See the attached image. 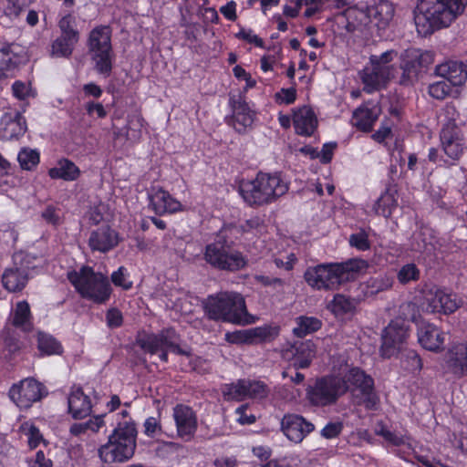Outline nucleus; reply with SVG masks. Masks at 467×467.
Returning a JSON list of instances; mask_svg holds the SVG:
<instances>
[{
    "label": "nucleus",
    "mask_w": 467,
    "mask_h": 467,
    "mask_svg": "<svg viewBox=\"0 0 467 467\" xmlns=\"http://www.w3.org/2000/svg\"><path fill=\"white\" fill-rule=\"evenodd\" d=\"M80 171L75 163L68 160H61L57 167L49 170L48 174L52 179H63L75 181L79 176Z\"/></svg>",
    "instance_id": "nucleus-34"
},
{
    "label": "nucleus",
    "mask_w": 467,
    "mask_h": 467,
    "mask_svg": "<svg viewBox=\"0 0 467 467\" xmlns=\"http://www.w3.org/2000/svg\"><path fill=\"white\" fill-rule=\"evenodd\" d=\"M418 340L425 349L439 352L443 349L444 334L437 327L427 324L419 328Z\"/></svg>",
    "instance_id": "nucleus-27"
},
{
    "label": "nucleus",
    "mask_w": 467,
    "mask_h": 467,
    "mask_svg": "<svg viewBox=\"0 0 467 467\" xmlns=\"http://www.w3.org/2000/svg\"><path fill=\"white\" fill-rule=\"evenodd\" d=\"M13 94L19 99H25L29 95V86L22 81H16L12 86Z\"/></svg>",
    "instance_id": "nucleus-64"
},
{
    "label": "nucleus",
    "mask_w": 467,
    "mask_h": 467,
    "mask_svg": "<svg viewBox=\"0 0 467 467\" xmlns=\"http://www.w3.org/2000/svg\"><path fill=\"white\" fill-rule=\"evenodd\" d=\"M170 333L171 331H162L158 335H150L145 338H140L137 340V343L144 351L155 354L160 350L167 348Z\"/></svg>",
    "instance_id": "nucleus-33"
},
{
    "label": "nucleus",
    "mask_w": 467,
    "mask_h": 467,
    "mask_svg": "<svg viewBox=\"0 0 467 467\" xmlns=\"http://www.w3.org/2000/svg\"><path fill=\"white\" fill-rule=\"evenodd\" d=\"M229 104L232 109V124L239 132H244L246 128L254 123V112L252 111L241 94H231Z\"/></svg>",
    "instance_id": "nucleus-18"
},
{
    "label": "nucleus",
    "mask_w": 467,
    "mask_h": 467,
    "mask_svg": "<svg viewBox=\"0 0 467 467\" xmlns=\"http://www.w3.org/2000/svg\"><path fill=\"white\" fill-rule=\"evenodd\" d=\"M368 266L365 260L358 258L343 263L320 264L307 267L304 279L314 289L337 290L341 285L354 280Z\"/></svg>",
    "instance_id": "nucleus-2"
},
{
    "label": "nucleus",
    "mask_w": 467,
    "mask_h": 467,
    "mask_svg": "<svg viewBox=\"0 0 467 467\" xmlns=\"http://www.w3.org/2000/svg\"><path fill=\"white\" fill-rule=\"evenodd\" d=\"M294 128L301 136H311L317 127V119L314 111L308 107H303L294 113Z\"/></svg>",
    "instance_id": "nucleus-28"
},
{
    "label": "nucleus",
    "mask_w": 467,
    "mask_h": 467,
    "mask_svg": "<svg viewBox=\"0 0 467 467\" xmlns=\"http://www.w3.org/2000/svg\"><path fill=\"white\" fill-rule=\"evenodd\" d=\"M395 9L388 0H377L375 4L368 7V17L376 21L379 29H385L393 19Z\"/></svg>",
    "instance_id": "nucleus-31"
},
{
    "label": "nucleus",
    "mask_w": 467,
    "mask_h": 467,
    "mask_svg": "<svg viewBox=\"0 0 467 467\" xmlns=\"http://www.w3.org/2000/svg\"><path fill=\"white\" fill-rule=\"evenodd\" d=\"M436 73L452 86H461L467 79V67L462 62L450 61L437 66Z\"/></svg>",
    "instance_id": "nucleus-29"
},
{
    "label": "nucleus",
    "mask_w": 467,
    "mask_h": 467,
    "mask_svg": "<svg viewBox=\"0 0 467 467\" xmlns=\"http://www.w3.org/2000/svg\"><path fill=\"white\" fill-rule=\"evenodd\" d=\"M451 86L445 80L435 82L429 86V94L436 99H443L451 91Z\"/></svg>",
    "instance_id": "nucleus-50"
},
{
    "label": "nucleus",
    "mask_w": 467,
    "mask_h": 467,
    "mask_svg": "<svg viewBox=\"0 0 467 467\" xmlns=\"http://www.w3.org/2000/svg\"><path fill=\"white\" fill-rule=\"evenodd\" d=\"M432 62L433 56L431 52H423L415 48L405 50L401 55L400 68L402 74L400 78V84L404 86L413 84L418 78L420 70Z\"/></svg>",
    "instance_id": "nucleus-13"
},
{
    "label": "nucleus",
    "mask_w": 467,
    "mask_h": 467,
    "mask_svg": "<svg viewBox=\"0 0 467 467\" xmlns=\"http://www.w3.org/2000/svg\"><path fill=\"white\" fill-rule=\"evenodd\" d=\"M67 278L83 298L96 304H104L110 297L112 288L108 276L95 272L89 266H82L78 272H69Z\"/></svg>",
    "instance_id": "nucleus-6"
},
{
    "label": "nucleus",
    "mask_w": 467,
    "mask_h": 467,
    "mask_svg": "<svg viewBox=\"0 0 467 467\" xmlns=\"http://www.w3.org/2000/svg\"><path fill=\"white\" fill-rule=\"evenodd\" d=\"M178 436L184 441H191L197 430V416L193 410L183 404H178L173 409Z\"/></svg>",
    "instance_id": "nucleus-17"
},
{
    "label": "nucleus",
    "mask_w": 467,
    "mask_h": 467,
    "mask_svg": "<svg viewBox=\"0 0 467 467\" xmlns=\"http://www.w3.org/2000/svg\"><path fill=\"white\" fill-rule=\"evenodd\" d=\"M406 368L414 372L422 368L421 358L414 350H408L405 355Z\"/></svg>",
    "instance_id": "nucleus-55"
},
{
    "label": "nucleus",
    "mask_w": 467,
    "mask_h": 467,
    "mask_svg": "<svg viewBox=\"0 0 467 467\" xmlns=\"http://www.w3.org/2000/svg\"><path fill=\"white\" fill-rule=\"evenodd\" d=\"M103 425V416H95L88 421L72 424L69 431L74 436H79L80 434L87 433L88 431L97 432Z\"/></svg>",
    "instance_id": "nucleus-39"
},
{
    "label": "nucleus",
    "mask_w": 467,
    "mask_h": 467,
    "mask_svg": "<svg viewBox=\"0 0 467 467\" xmlns=\"http://www.w3.org/2000/svg\"><path fill=\"white\" fill-rule=\"evenodd\" d=\"M241 228L244 232H250L253 230L261 232L264 229V221L260 217L255 216V217L246 220L241 225Z\"/></svg>",
    "instance_id": "nucleus-63"
},
{
    "label": "nucleus",
    "mask_w": 467,
    "mask_h": 467,
    "mask_svg": "<svg viewBox=\"0 0 467 467\" xmlns=\"http://www.w3.org/2000/svg\"><path fill=\"white\" fill-rule=\"evenodd\" d=\"M225 339L232 344L252 343V337L249 331L226 333Z\"/></svg>",
    "instance_id": "nucleus-56"
},
{
    "label": "nucleus",
    "mask_w": 467,
    "mask_h": 467,
    "mask_svg": "<svg viewBox=\"0 0 467 467\" xmlns=\"http://www.w3.org/2000/svg\"><path fill=\"white\" fill-rule=\"evenodd\" d=\"M426 300L432 311L451 314L462 305V300L454 294H447L440 288L433 286L426 295Z\"/></svg>",
    "instance_id": "nucleus-20"
},
{
    "label": "nucleus",
    "mask_w": 467,
    "mask_h": 467,
    "mask_svg": "<svg viewBox=\"0 0 467 467\" xmlns=\"http://www.w3.org/2000/svg\"><path fill=\"white\" fill-rule=\"evenodd\" d=\"M380 113L381 109L378 104L366 102L354 110L351 121L353 126L358 130L368 132L372 130Z\"/></svg>",
    "instance_id": "nucleus-23"
},
{
    "label": "nucleus",
    "mask_w": 467,
    "mask_h": 467,
    "mask_svg": "<svg viewBox=\"0 0 467 467\" xmlns=\"http://www.w3.org/2000/svg\"><path fill=\"white\" fill-rule=\"evenodd\" d=\"M249 332L252 337V342L255 338L265 341L277 334L276 331L271 327H255L252 330H249Z\"/></svg>",
    "instance_id": "nucleus-58"
},
{
    "label": "nucleus",
    "mask_w": 467,
    "mask_h": 467,
    "mask_svg": "<svg viewBox=\"0 0 467 467\" xmlns=\"http://www.w3.org/2000/svg\"><path fill=\"white\" fill-rule=\"evenodd\" d=\"M33 0H8L7 13L9 16H18L22 10L28 6Z\"/></svg>",
    "instance_id": "nucleus-57"
},
{
    "label": "nucleus",
    "mask_w": 467,
    "mask_h": 467,
    "mask_svg": "<svg viewBox=\"0 0 467 467\" xmlns=\"http://www.w3.org/2000/svg\"><path fill=\"white\" fill-rule=\"evenodd\" d=\"M236 37L248 43L254 44L256 47H264V41L258 36L254 35L252 30L242 29L236 34Z\"/></svg>",
    "instance_id": "nucleus-60"
},
{
    "label": "nucleus",
    "mask_w": 467,
    "mask_h": 467,
    "mask_svg": "<svg viewBox=\"0 0 467 467\" xmlns=\"http://www.w3.org/2000/svg\"><path fill=\"white\" fill-rule=\"evenodd\" d=\"M160 431V420L155 417H149L144 422V433L149 437H154Z\"/></svg>",
    "instance_id": "nucleus-61"
},
{
    "label": "nucleus",
    "mask_w": 467,
    "mask_h": 467,
    "mask_svg": "<svg viewBox=\"0 0 467 467\" xmlns=\"http://www.w3.org/2000/svg\"><path fill=\"white\" fill-rule=\"evenodd\" d=\"M420 276V271L413 263L402 265L397 273V279L401 285H407L411 281H418Z\"/></svg>",
    "instance_id": "nucleus-44"
},
{
    "label": "nucleus",
    "mask_w": 467,
    "mask_h": 467,
    "mask_svg": "<svg viewBox=\"0 0 467 467\" xmlns=\"http://www.w3.org/2000/svg\"><path fill=\"white\" fill-rule=\"evenodd\" d=\"M246 379L225 385L223 394L226 400H242L247 398Z\"/></svg>",
    "instance_id": "nucleus-42"
},
{
    "label": "nucleus",
    "mask_w": 467,
    "mask_h": 467,
    "mask_svg": "<svg viewBox=\"0 0 467 467\" xmlns=\"http://www.w3.org/2000/svg\"><path fill=\"white\" fill-rule=\"evenodd\" d=\"M111 32L108 26L95 27L89 33L88 49L92 53L95 69L101 75L109 77L112 70Z\"/></svg>",
    "instance_id": "nucleus-10"
},
{
    "label": "nucleus",
    "mask_w": 467,
    "mask_h": 467,
    "mask_svg": "<svg viewBox=\"0 0 467 467\" xmlns=\"http://www.w3.org/2000/svg\"><path fill=\"white\" fill-rule=\"evenodd\" d=\"M126 268L120 266L117 271L111 274V281L116 286H120L124 290H129L132 286V282L126 280Z\"/></svg>",
    "instance_id": "nucleus-52"
},
{
    "label": "nucleus",
    "mask_w": 467,
    "mask_h": 467,
    "mask_svg": "<svg viewBox=\"0 0 467 467\" xmlns=\"http://www.w3.org/2000/svg\"><path fill=\"white\" fill-rule=\"evenodd\" d=\"M150 205L157 214L175 213L181 210V203L162 188L153 189L149 195Z\"/></svg>",
    "instance_id": "nucleus-25"
},
{
    "label": "nucleus",
    "mask_w": 467,
    "mask_h": 467,
    "mask_svg": "<svg viewBox=\"0 0 467 467\" xmlns=\"http://www.w3.org/2000/svg\"><path fill=\"white\" fill-rule=\"evenodd\" d=\"M343 427L341 421H330L322 429L321 436L326 439L336 438L342 432Z\"/></svg>",
    "instance_id": "nucleus-54"
},
{
    "label": "nucleus",
    "mask_w": 467,
    "mask_h": 467,
    "mask_svg": "<svg viewBox=\"0 0 467 467\" xmlns=\"http://www.w3.org/2000/svg\"><path fill=\"white\" fill-rule=\"evenodd\" d=\"M119 244L118 234L108 224L90 233L88 245L92 251L107 253Z\"/></svg>",
    "instance_id": "nucleus-22"
},
{
    "label": "nucleus",
    "mask_w": 467,
    "mask_h": 467,
    "mask_svg": "<svg viewBox=\"0 0 467 467\" xmlns=\"http://www.w3.org/2000/svg\"><path fill=\"white\" fill-rule=\"evenodd\" d=\"M137 429L131 420L119 422L109 436L106 444L99 449L100 459L106 463L123 462L130 460L137 446Z\"/></svg>",
    "instance_id": "nucleus-4"
},
{
    "label": "nucleus",
    "mask_w": 467,
    "mask_h": 467,
    "mask_svg": "<svg viewBox=\"0 0 467 467\" xmlns=\"http://www.w3.org/2000/svg\"><path fill=\"white\" fill-rule=\"evenodd\" d=\"M448 369L456 377L467 376V343L453 347L448 353Z\"/></svg>",
    "instance_id": "nucleus-30"
},
{
    "label": "nucleus",
    "mask_w": 467,
    "mask_h": 467,
    "mask_svg": "<svg viewBox=\"0 0 467 467\" xmlns=\"http://www.w3.org/2000/svg\"><path fill=\"white\" fill-rule=\"evenodd\" d=\"M347 392L345 381L341 377L326 376L316 380L307 392L310 402L315 406H329Z\"/></svg>",
    "instance_id": "nucleus-11"
},
{
    "label": "nucleus",
    "mask_w": 467,
    "mask_h": 467,
    "mask_svg": "<svg viewBox=\"0 0 467 467\" xmlns=\"http://www.w3.org/2000/svg\"><path fill=\"white\" fill-rule=\"evenodd\" d=\"M408 337V327L404 320H392L381 337L380 352L383 358H391L402 350Z\"/></svg>",
    "instance_id": "nucleus-14"
},
{
    "label": "nucleus",
    "mask_w": 467,
    "mask_h": 467,
    "mask_svg": "<svg viewBox=\"0 0 467 467\" xmlns=\"http://www.w3.org/2000/svg\"><path fill=\"white\" fill-rule=\"evenodd\" d=\"M47 394L45 386L32 378L14 384L8 392L10 400L20 409H28Z\"/></svg>",
    "instance_id": "nucleus-12"
},
{
    "label": "nucleus",
    "mask_w": 467,
    "mask_h": 467,
    "mask_svg": "<svg viewBox=\"0 0 467 467\" xmlns=\"http://www.w3.org/2000/svg\"><path fill=\"white\" fill-rule=\"evenodd\" d=\"M26 61V53L16 43H4L0 46V78H8Z\"/></svg>",
    "instance_id": "nucleus-15"
},
{
    "label": "nucleus",
    "mask_w": 467,
    "mask_h": 467,
    "mask_svg": "<svg viewBox=\"0 0 467 467\" xmlns=\"http://www.w3.org/2000/svg\"><path fill=\"white\" fill-rule=\"evenodd\" d=\"M368 293L376 295L378 293L389 290L393 285V278L387 275H379L370 277L366 283Z\"/></svg>",
    "instance_id": "nucleus-40"
},
{
    "label": "nucleus",
    "mask_w": 467,
    "mask_h": 467,
    "mask_svg": "<svg viewBox=\"0 0 467 467\" xmlns=\"http://www.w3.org/2000/svg\"><path fill=\"white\" fill-rule=\"evenodd\" d=\"M349 244L359 251H367L370 248L368 233L360 229L358 233L352 234L348 239Z\"/></svg>",
    "instance_id": "nucleus-47"
},
{
    "label": "nucleus",
    "mask_w": 467,
    "mask_h": 467,
    "mask_svg": "<svg viewBox=\"0 0 467 467\" xmlns=\"http://www.w3.org/2000/svg\"><path fill=\"white\" fill-rule=\"evenodd\" d=\"M59 28L62 37L67 38L71 42L78 43L79 38L78 31L76 29V19L74 16L67 15L63 16L59 21Z\"/></svg>",
    "instance_id": "nucleus-41"
},
{
    "label": "nucleus",
    "mask_w": 467,
    "mask_h": 467,
    "mask_svg": "<svg viewBox=\"0 0 467 467\" xmlns=\"http://www.w3.org/2000/svg\"><path fill=\"white\" fill-rule=\"evenodd\" d=\"M77 43L67 40V38L59 36L51 46V56L54 57H68Z\"/></svg>",
    "instance_id": "nucleus-43"
},
{
    "label": "nucleus",
    "mask_w": 467,
    "mask_h": 467,
    "mask_svg": "<svg viewBox=\"0 0 467 467\" xmlns=\"http://www.w3.org/2000/svg\"><path fill=\"white\" fill-rule=\"evenodd\" d=\"M37 348L43 355H60L63 351L61 344L51 335L45 332L37 333Z\"/></svg>",
    "instance_id": "nucleus-37"
},
{
    "label": "nucleus",
    "mask_w": 467,
    "mask_h": 467,
    "mask_svg": "<svg viewBox=\"0 0 467 467\" xmlns=\"http://www.w3.org/2000/svg\"><path fill=\"white\" fill-rule=\"evenodd\" d=\"M68 412L76 420L84 419L92 410L91 400L81 388H73L67 398Z\"/></svg>",
    "instance_id": "nucleus-24"
},
{
    "label": "nucleus",
    "mask_w": 467,
    "mask_h": 467,
    "mask_svg": "<svg viewBox=\"0 0 467 467\" xmlns=\"http://www.w3.org/2000/svg\"><path fill=\"white\" fill-rule=\"evenodd\" d=\"M341 378L345 381L347 392L351 394L353 404L370 410H377L380 400L370 375L360 368L352 367Z\"/></svg>",
    "instance_id": "nucleus-7"
},
{
    "label": "nucleus",
    "mask_w": 467,
    "mask_h": 467,
    "mask_svg": "<svg viewBox=\"0 0 467 467\" xmlns=\"http://www.w3.org/2000/svg\"><path fill=\"white\" fill-rule=\"evenodd\" d=\"M316 356L315 344L310 341H297L284 351V357L292 359L296 369L306 368Z\"/></svg>",
    "instance_id": "nucleus-19"
},
{
    "label": "nucleus",
    "mask_w": 467,
    "mask_h": 467,
    "mask_svg": "<svg viewBox=\"0 0 467 467\" xmlns=\"http://www.w3.org/2000/svg\"><path fill=\"white\" fill-rule=\"evenodd\" d=\"M17 160L22 169L32 170L39 162V153L36 150L22 149L17 156Z\"/></svg>",
    "instance_id": "nucleus-45"
},
{
    "label": "nucleus",
    "mask_w": 467,
    "mask_h": 467,
    "mask_svg": "<svg viewBox=\"0 0 467 467\" xmlns=\"http://www.w3.org/2000/svg\"><path fill=\"white\" fill-rule=\"evenodd\" d=\"M375 432L391 445L400 446L404 443V439L401 435L388 430L383 424H379Z\"/></svg>",
    "instance_id": "nucleus-48"
},
{
    "label": "nucleus",
    "mask_w": 467,
    "mask_h": 467,
    "mask_svg": "<svg viewBox=\"0 0 467 467\" xmlns=\"http://www.w3.org/2000/svg\"><path fill=\"white\" fill-rule=\"evenodd\" d=\"M203 257L207 264L222 271L235 272L247 264L242 253L231 246L223 231L219 232L213 243L206 245Z\"/></svg>",
    "instance_id": "nucleus-8"
},
{
    "label": "nucleus",
    "mask_w": 467,
    "mask_h": 467,
    "mask_svg": "<svg viewBox=\"0 0 467 467\" xmlns=\"http://www.w3.org/2000/svg\"><path fill=\"white\" fill-rule=\"evenodd\" d=\"M106 322L109 328H117L123 324V316L120 310L111 307L106 312Z\"/></svg>",
    "instance_id": "nucleus-53"
},
{
    "label": "nucleus",
    "mask_w": 467,
    "mask_h": 467,
    "mask_svg": "<svg viewBox=\"0 0 467 467\" xmlns=\"http://www.w3.org/2000/svg\"><path fill=\"white\" fill-rule=\"evenodd\" d=\"M254 280L265 286H273L274 288H281L285 285V281L278 277L256 275Z\"/></svg>",
    "instance_id": "nucleus-59"
},
{
    "label": "nucleus",
    "mask_w": 467,
    "mask_h": 467,
    "mask_svg": "<svg viewBox=\"0 0 467 467\" xmlns=\"http://www.w3.org/2000/svg\"><path fill=\"white\" fill-rule=\"evenodd\" d=\"M42 218L48 223L51 224H58L60 216H59V210L55 208L52 205H48L41 214Z\"/></svg>",
    "instance_id": "nucleus-62"
},
{
    "label": "nucleus",
    "mask_w": 467,
    "mask_h": 467,
    "mask_svg": "<svg viewBox=\"0 0 467 467\" xmlns=\"http://www.w3.org/2000/svg\"><path fill=\"white\" fill-rule=\"evenodd\" d=\"M466 5L467 0H417L413 10L417 32L427 36L449 26Z\"/></svg>",
    "instance_id": "nucleus-1"
},
{
    "label": "nucleus",
    "mask_w": 467,
    "mask_h": 467,
    "mask_svg": "<svg viewBox=\"0 0 467 467\" xmlns=\"http://www.w3.org/2000/svg\"><path fill=\"white\" fill-rule=\"evenodd\" d=\"M281 429L288 440L299 443L314 431L315 426L301 415L286 414L281 420Z\"/></svg>",
    "instance_id": "nucleus-16"
},
{
    "label": "nucleus",
    "mask_w": 467,
    "mask_h": 467,
    "mask_svg": "<svg viewBox=\"0 0 467 467\" xmlns=\"http://www.w3.org/2000/svg\"><path fill=\"white\" fill-rule=\"evenodd\" d=\"M28 281V275L26 269L17 267L7 268L2 275V284L8 292H20L25 288Z\"/></svg>",
    "instance_id": "nucleus-32"
},
{
    "label": "nucleus",
    "mask_w": 467,
    "mask_h": 467,
    "mask_svg": "<svg viewBox=\"0 0 467 467\" xmlns=\"http://www.w3.org/2000/svg\"><path fill=\"white\" fill-rule=\"evenodd\" d=\"M12 324L23 331L32 329L31 312L26 301H20L16 305Z\"/></svg>",
    "instance_id": "nucleus-35"
},
{
    "label": "nucleus",
    "mask_w": 467,
    "mask_h": 467,
    "mask_svg": "<svg viewBox=\"0 0 467 467\" xmlns=\"http://www.w3.org/2000/svg\"><path fill=\"white\" fill-rule=\"evenodd\" d=\"M246 389L248 398L262 399L267 395V387L262 381L246 379Z\"/></svg>",
    "instance_id": "nucleus-49"
},
{
    "label": "nucleus",
    "mask_w": 467,
    "mask_h": 467,
    "mask_svg": "<svg viewBox=\"0 0 467 467\" xmlns=\"http://www.w3.org/2000/svg\"><path fill=\"white\" fill-rule=\"evenodd\" d=\"M26 129V121L21 112H7L0 122V139L5 140L18 139L25 134Z\"/></svg>",
    "instance_id": "nucleus-21"
},
{
    "label": "nucleus",
    "mask_w": 467,
    "mask_h": 467,
    "mask_svg": "<svg viewBox=\"0 0 467 467\" xmlns=\"http://www.w3.org/2000/svg\"><path fill=\"white\" fill-rule=\"evenodd\" d=\"M397 56V52L395 50H388L382 53L380 56L372 55L369 57L370 64L374 65L377 67H384L389 69V74L393 77L394 68L392 66L389 64Z\"/></svg>",
    "instance_id": "nucleus-46"
},
{
    "label": "nucleus",
    "mask_w": 467,
    "mask_h": 467,
    "mask_svg": "<svg viewBox=\"0 0 467 467\" xmlns=\"http://www.w3.org/2000/svg\"><path fill=\"white\" fill-rule=\"evenodd\" d=\"M360 78L364 84V90L371 93L381 88L392 76L389 74V69L377 67L370 64V67H366L362 70Z\"/></svg>",
    "instance_id": "nucleus-26"
},
{
    "label": "nucleus",
    "mask_w": 467,
    "mask_h": 467,
    "mask_svg": "<svg viewBox=\"0 0 467 467\" xmlns=\"http://www.w3.org/2000/svg\"><path fill=\"white\" fill-rule=\"evenodd\" d=\"M296 327H294L293 333L300 338L319 330L322 327L321 320L314 317L301 316L296 319Z\"/></svg>",
    "instance_id": "nucleus-36"
},
{
    "label": "nucleus",
    "mask_w": 467,
    "mask_h": 467,
    "mask_svg": "<svg viewBox=\"0 0 467 467\" xmlns=\"http://www.w3.org/2000/svg\"><path fill=\"white\" fill-rule=\"evenodd\" d=\"M333 305L335 310L341 311L343 313H349L354 310L356 306L354 300L340 294L334 296Z\"/></svg>",
    "instance_id": "nucleus-51"
},
{
    "label": "nucleus",
    "mask_w": 467,
    "mask_h": 467,
    "mask_svg": "<svg viewBox=\"0 0 467 467\" xmlns=\"http://www.w3.org/2000/svg\"><path fill=\"white\" fill-rule=\"evenodd\" d=\"M204 310L210 319L234 324L247 321V310L243 296L236 292H220L209 296Z\"/></svg>",
    "instance_id": "nucleus-5"
},
{
    "label": "nucleus",
    "mask_w": 467,
    "mask_h": 467,
    "mask_svg": "<svg viewBox=\"0 0 467 467\" xmlns=\"http://www.w3.org/2000/svg\"><path fill=\"white\" fill-rule=\"evenodd\" d=\"M288 191L279 174L259 172L252 181L242 182L239 192L249 205H264L276 201Z\"/></svg>",
    "instance_id": "nucleus-3"
},
{
    "label": "nucleus",
    "mask_w": 467,
    "mask_h": 467,
    "mask_svg": "<svg viewBox=\"0 0 467 467\" xmlns=\"http://www.w3.org/2000/svg\"><path fill=\"white\" fill-rule=\"evenodd\" d=\"M397 205L398 202L395 195L386 192L378 199L374 210L378 215L389 218Z\"/></svg>",
    "instance_id": "nucleus-38"
},
{
    "label": "nucleus",
    "mask_w": 467,
    "mask_h": 467,
    "mask_svg": "<svg viewBox=\"0 0 467 467\" xmlns=\"http://www.w3.org/2000/svg\"><path fill=\"white\" fill-rule=\"evenodd\" d=\"M446 122L440 132L441 150L444 154L455 164L467 148V140L454 116L457 114L453 106H446L444 109Z\"/></svg>",
    "instance_id": "nucleus-9"
}]
</instances>
